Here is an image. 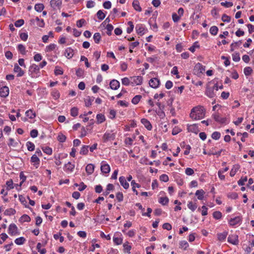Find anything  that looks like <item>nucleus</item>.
<instances>
[{
    "label": "nucleus",
    "instance_id": "obj_11",
    "mask_svg": "<svg viewBox=\"0 0 254 254\" xmlns=\"http://www.w3.org/2000/svg\"><path fill=\"white\" fill-rule=\"evenodd\" d=\"M150 87L153 88H157L160 84V80L157 78H152L149 82Z\"/></svg>",
    "mask_w": 254,
    "mask_h": 254
},
{
    "label": "nucleus",
    "instance_id": "obj_64",
    "mask_svg": "<svg viewBox=\"0 0 254 254\" xmlns=\"http://www.w3.org/2000/svg\"><path fill=\"white\" fill-rule=\"evenodd\" d=\"M185 173L188 176H191L194 174V171L190 168H187L186 169Z\"/></svg>",
    "mask_w": 254,
    "mask_h": 254
},
{
    "label": "nucleus",
    "instance_id": "obj_49",
    "mask_svg": "<svg viewBox=\"0 0 254 254\" xmlns=\"http://www.w3.org/2000/svg\"><path fill=\"white\" fill-rule=\"evenodd\" d=\"M232 59L234 62H238L240 60V54L238 53H234L232 54Z\"/></svg>",
    "mask_w": 254,
    "mask_h": 254
},
{
    "label": "nucleus",
    "instance_id": "obj_46",
    "mask_svg": "<svg viewBox=\"0 0 254 254\" xmlns=\"http://www.w3.org/2000/svg\"><path fill=\"white\" fill-rule=\"evenodd\" d=\"M96 118L97 122L99 124L103 123L105 120V116L102 114H98Z\"/></svg>",
    "mask_w": 254,
    "mask_h": 254
},
{
    "label": "nucleus",
    "instance_id": "obj_48",
    "mask_svg": "<svg viewBox=\"0 0 254 254\" xmlns=\"http://www.w3.org/2000/svg\"><path fill=\"white\" fill-rule=\"evenodd\" d=\"M97 16L100 20H103L105 17V14L102 10H99L97 13Z\"/></svg>",
    "mask_w": 254,
    "mask_h": 254
},
{
    "label": "nucleus",
    "instance_id": "obj_42",
    "mask_svg": "<svg viewBox=\"0 0 254 254\" xmlns=\"http://www.w3.org/2000/svg\"><path fill=\"white\" fill-rule=\"evenodd\" d=\"M101 38V35L99 33H95L93 35V39L96 43H99Z\"/></svg>",
    "mask_w": 254,
    "mask_h": 254
},
{
    "label": "nucleus",
    "instance_id": "obj_62",
    "mask_svg": "<svg viewBox=\"0 0 254 254\" xmlns=\"http://www.w3.org/2000/svg\"><path fill=\"white\" fill-rule=\"evenodd\" d=\"M221 19L223 22H229L231 21V17L225 14L222 15Z\"/></svg>",
    "mask_w": 254,
    "mask_h": 254
},
{
    "label": "nucleus",
    "instance_id": "obj_63",
    "mask_svg": "<svg viewBox=\"0 0 254 254\" xmlns=\"http://www.w3.org/2000/svg\"><path fill=\"white\" fill-rule=\"evenodd\" d=\"M52 95L54 99H57L60 97V93L57 90H54L52 92Z\"/></svg>",
    "mask_w": 254,
    "mask_h": 254
},
{
    "label": "nucleus",
    "instance_id": "obj_40",
    "mask_svg": "<svg viewBox=\"0 0 254 254\" xmlns=\"http://www.w3.org/2000/svg\"><path fill=\"white\" fill-rule=\"evenodd\" d=\"M78 109L76 107H73L70 110V115L72 117H76L78 115Z\"/></svg>",
    "mask_w": 254,
    "mask_h": 254
},
{
    "label": "nucleus",
    "instance_id": "obj_50",
    "mask_svg": "<svg viewBox=\"0 0 254 254\" xmlns=\"http://www.w3.org/2000/svg\"><path fill=\"white\" fill-rule=\"evenodd\" d=\"M128 25L129 26L127 28V33H130L133 29L134 25L133 24V23L131 21L128 22Z\"/></svg>",
    "mask_w": 254,
    "mask_h": 254
},
{
    "label": "nucleus",
    "instance_id": "obj_21",
    "mask_svg": "<svg viewBox=\"0 0 254 254\" xmlns=\"http://www.w3.org/2000/svg\"><path fill=\"white\" fill-rule=\"evenodd\" d=\"M141 122L148 130L152 129V125L148 120L146 119H142Z\"/></svg>",
    "mask_w": 254,
    "mask_h": 254
},
{
    "label": "nucleus",
    "instance_id": "obj_14",
    "mask_svg": "<svg viewBox=\"0 0 254 254\" xmlns=\"http://www.w3.org/2000/svg\"><path fill=\"white\" fill-rule=\"evenodd\" d=\"M30 161L36 168L39 167L40 163L39 157H37L36 155H33L31 157Z\"/></svg>",
    "mask_w": 254,
    "mask_h": 254
},
{
    "label": "nucleus",
    "instance_id": "obj_34",
    "mask_svg": "<svg viewBox=\"0 0 254 254\" xmlns=\"http://www.w3.org/2000/svg\"><path fill=\"white\" fill-rule=\"evenodd\" d=\"M26 145L27 146V149L28 151H32L34 150L35 145L33 143H32L30 141H28V142H27Z\"/></svg>",
    "mask_w": 254,
    "mask_h": 254
},
{
    "label": "nucleus",
    "instance_id": "obj_28",
    "mask_svg": "<svg viewBox=\"0 0 254 254\" xmlns=\"http://www.w3.org/2000/svg\"><path fill=\"white\" fill-rule=\"evenodd\" d=\"M57 47V45L55 44H50L49 45L46 46L45 49V51L46 52H50L52 51H54L56 48Z\"/></svg>",
    "mask_w": 254,
    "mask_h": 254
},
{
    "label": "nucleus",
    "instance_id": "obj_56",
    "mask_svg": "<svg viewBox=\"0 0 254 254\" xmlns=\"http://www.w3.org/2000/svg\"><path fill=\"white\" fill-rule=\"evenodd\" d=\"M247 181V177H245L244 178L242 177L238 182V184L239 186H243L245 185V183Z\"/></svg>",
    "mask_w": 254,
    "mask_h": 254
},
{
    "label": "nucleus",
    "instance_id": "obj_47",
    "mask_svg": "<svg viewBox=\"0 0 254 254\" xmlns=\"http://www.w3.org/2000/svg\"><path fill=\"white\" fill-rule=\"evenodd\" d=\"M18 51L22 54L24 55L26 53L25 47L22 44H19L17 46Z\"/></svg>",
    "mask_w": 254,
    "mask_h": 254
},
{
    "label": "nucleus",
    "instance_id": "obj_54",
    "mask_svg": "<svg viewBox=\"0 0 254 254\" xmlns=\"http://www.w3.org/2000/svg\"><path fill=\"white\" fill-rule=\"evenodd\" d=\"M171 73L176 75V77L177 78H180V75H179L178 67L176 66H174L171 71Z\"/></svg>",
    "mask_w": 254,
    "mask_h": 254
},
{
    "label": "nucleus",
    "instance_id": "obj_1",
    "mask_svg": "<svg viewBox=\"0 0 254 254\" xmlns=\"http://www.w3.org/2000/svg\"><path fill=\"white\" fill-rule=\"evenodd\" d=\"M205 110L201 106L193 108L190 114V118L194 120H200L204 117Z\"/></svg>",
    "mask_w": 254,
    "mask_h": 254
},
{
    "label": "nucleus",
    "instance_id": "obj_57",
    "mask_svg": "<svg viewBox=\"0 0 254 254\" xmlns=\"http://www.w3.org/2000/svg\"><path fill=\"white\" fill-rule=\"evenodd\" d=\"M20 220L23 222H29L30 221V218L28 215L24 214L21 217Z\"/></svg>",
    "mask_w": 254,
    "mask_h": 254
},
{
    "label": "nucleus",
    "instance_id": "obj_5",
    "mask_svg": "<svg viewBox=\"0 0 254 254\" xmlns=\"http://www.w3.org/2000/svg\"><path fill=\"white\" fill-rule=\"evenodd\" d=\"M101 171L105 174H108L110 172V167L105 161L101 163Z\"/></svg>",
    "mask_w": 254,
    "mask_h": 254
},
{
    "label": "nucleus",
    "instance_id": "obj_2",
    "mask_svg": "<svg viewBox=\"0 0 254 254\" xmlns=\"http://www.w3.org/2000/svg\"><path fill=\"white\" fill-rule=\"evenodd\" d=\"M205 71V66L202 65L200 63H197L195 64L194 67V73L196 75L199 76Z\"/></svg>",
    "mask_w": 254,
    "mask_h": 254
},
{
    "label": "nucleus",
    "instance_id": "obj_26",
    "mask_svg": "<svg viewBox=\"0 0 254 254\" xmlns=\"http://www.w3.org/2000/svg\"><path fill=\"white\" fill-rule=\"evenodd\" d=\"M204 191L201 189L196 191L195 195L197 196L198 199L202 200L203 198Z\"/></svg>",
    "mask_w": 254,
    "mask_h": 254
},
{
    "label": "nucleus",
    "instance_id": "obj_59",
    "mask_svg": "<svg viewBox=\"0 0 254 254\" xmlns=\"http://www.w3.org/2000/svg\"><path fill=\"white\" fill-rule=\"evenodd\" d=\"M213 216L216 219H220L222 217V214L219 211H215L213 213Z\"/></svg>",
    "mask_w": 254,
    "mask_h": 254
},
{
    "label": "nucleus",
    "instance_id": "obj_60",
    "mask_svg": "<svg viewBox=\"0 0 254 254\" xmlns=\"http://www.w3.org/2000/svg\"><path fill=\"white\" fill-rule=\"evenodd\" d=\"M199 45L198 44V43L197 42H195L193 46H192L191 47H190V48H189V50L190 51H191V52L193 53L194 51H195V50L196 48H199Z\"/></svg>",
    "mask_w": 254,
    "mask_h": 254
},
{
    "label": "nucleus",
    "instance_id": "obj_27",
    "mask_svg": "<svg viewBox=\"0 0 254 254\" xmlns=\"http://www.w3.org/2000/svg\"><path fill=\"white\" fill-rule=\"evenodd\" d=\"M132 6L134 8V9L138 11H141V8L139 5V3L138 0H134L132 2Z\"/></svg>",
    "mask_w": 254,
    "mask_h": 254
},
{
    "label": "nucleus",
    "instance_id": "obj_12",
    "mask_svg": "<svg viewBox=\"0 0 254 254\" xmlns=\"http://www.w3.org/2000/svg\"><path fill=\"white\" fill-rule=\"evenodd\" d=\"M75 166L73 164H72L71 162H68L67 163L65 164L64 167V170L65 172L67 173H71L73 172Z\"/></svg>",
    "mask_w": 254,
    "mask_h": 254
},
{
    "label": "nucleus",
    "instance_id": "obj_58",
    "mask_svg": "<svg viewBox=\"0 0 254 254\" xmlns=\"http://www.w3.org/2000/svg\"><path fill=\"white\" fill-rule=\"evenodd\" d=\"M113 26L112 25L108 24L106 26V29L107 30V34L108 35H111L112 33V31L113 30Z\"/></svg>",
    "mask_w": 254,
    "mask_h": 254
},
{
    "label": "nucleus",
    "instance_id": "obj_9",
    "mask_svg": "<svg viewBox=\"0 0 254 254\" xmlns=\"http://www.w3.org/2000/svg\"><path fill=\"white\" fill-rule=\"evenodd\" d=\"M213 119L215 121L221 124H224L227 123V119L226 118H222L220 116L219 114L216 113L213 115Z\"/></svg>",
    "mask_w": 254,
    "mask_h": 254
},
{
    "label": "nucleus",
    "instance_id": "obj_19",
    "mask_svg": "<svg viewBox=\"0 0 254 254\" xmlns=\"http://www.w3.org/2000/svg\"><path fill=\"white\" fill-rule=\"evenodd\" d=\"M25 115L28 119L33 120L36 116L35 112L32 109H29L25 112Z\"/></svg>",
    "mask_w": 254,
    "mask_h": 254
},
{
    "label": "nucleus",
    "instance_id": "obj_39",
    "mask_svg": "<svg viewBox=\"0 0 254 254\" xmlns=\"http://www.w3.org/2000/svg\"><path fill=\"white\" fill-rule=\"evenodd\" d=\"M141 98V95H136L132 98V99L131 100V102L132 104L136 105L139 102Z\"/></svg>",
    "mask_w": 254,
    "mask_h": 254
},
{
    "label": "nucleus",
    "instance_id": "obj_8",
    "mask_svg": "<svg viewBox=\"0 0 254 254\" xmlns=\"http://www.w3.org/2000/svg\"><path fill=\"white\" fill-rule=\"evenodd\" d=\"M18 233V228L14 224H11L8 227V234L14 236Z\"/></svg>",
    "mask_w": 254,
    "mask_h": 254
},
{
    "label": "nucleus",
    "instance_id": "obj_41",
    "mask_svg": "<svg viewBox=\"0 0 254 254\" xmlns=\"http://www.w3.org/2000/svg\"><path fill=\"white\" fill-rule=\"evenodd\" d=\"M37 21V25L40 27H44L45 26V22L43 19H40L39 17H37L35 18Z\"/></svg>",
    "mask_w": 254,
    "mask_h": 254
},
{
    "label": "nucleus",
    "instance_id": "obj_6",
    "mask_svg": "<svg viewBox=\"0 0 254 254\" xmlns=\"http://www.w3.org/2000/svg\"><path fill=\"white\" fill-rule=\"evenodd\" d=\"M242 222V218L240 216H236L234 218H231L228 223L230 226H234L237 224H240Z\"/></svg>",
    "mask_w": 254,
    "mask_h": 254
},
{
    "label": "nucleus",
    "instance_id": "obj_53",
    "mask_svg": "<svg viewBox=\"0 0 254 254\" xmlns=\"http://www.w3.org/2000/svg\"><path fill=\"white\" fill-rule=\"evenodd\" d=\"M42 150L47 154L51 155L52 154V149L49 147H43Z\"/></svg>",
    "mask_w": 254,
    "mask_h": 254
},
{
    "label": "nucleus",
    "instance_id": "obj_36",
    "mask_svg": "<svg viewBox=\"0 0 254 254\" xmlns=\"http://www.w3.org/2000/svg\"><path fill=\"white\" fill-rule=\"evenodd\" d=\"M88 145H83L80 151V153L82 155H86L88 152Z\"/></svg>",
    "mask_w": 254,
    "mask_h": 254
},
{
    "label": "nucleus",
    "instance_id": "obj_33",
    "mask_svg": "<svg viewBox=\"0 0 254 254\" xmlns=\"http://www.w3.org/2000/svg\"><path fill=\"white\" fill-rule=\"evenodd\" d=\"M26 240L23 237H19L18 238H17L15 240V243L18 245H22L24 243V242H25Z\"/></svg>",
    "mask_w": 254,
    "mask_h": 254
},
{
    "label": "nucleus",
    "instance_id": "obj_43",
    "mask_svg": "<svg viewBox=\"0 0 254 254\" xmlns=\"http://www.w3.org/2000/svg\"><path fill=\"white\" fill-rule=\"evenodd\" d=\"M218 28L215 26H213L210 27L209 31L210 33L213 35H216L217 34Z\"/></svg>",
    "mask_w": 254,
    "mask_h": 254
},
{
    "label": "nucleus",
    "instance_id": "obj_15",
    "mask_svg": "<svg viewBox=\"0 0 254 254\" xmlns=\"http://www.w3.org/2000/svg\"><path fill=\"white\" fill-rule=\"evenodd\" d=\"M13 71L14 72L17 73V77H21L24 74V71L17 64L14 65Z\"/></svg>",
    "mask_w": 254,
    "mask_h": 254
},
{
    "label": "nucleus",
    "instance_id": "obj_17",
    "mask_svg": "<svg viewBox=\"0 0 254 254\" xmlns=\"http://www.w3.org/2000/svg\"><path fill=\"white\" fill-rule=\"evenodd\" d=\"M9 94V88L7 86H3L0 89V96L6 97Z\"/></svg>",
    "mask_w": 254,
    "mask_h": 254
},
{
    "label": "nucleus",
    "instance_id": "obj_16",
    "mask_svg": "<svg viewBox=\"0 0 254 254\" xmlns=\"http://www.w3.org/2000/svg\"><path fill=\"white\" fill-rule=\"evenodd\" d=\"M40 70V67L38 65L32 64L29 67V72L31 74H37Z\"/></svg>",
    "mask_w": 254,
    "mask_h": 254
},
{
    "label": "nucleus",
    "instance_id": "obj_61",
    "mask_svg": "<svg viewBox=\"0 0 254 254\" xmlns=\"http://www.w3.org/2000/svg\"><path fill=\"white\" fill-rule=\"evenodd\" d=\"M66 136L62 133H60L58 136V140L61 142H64L65 141Z\"/></svg>",
    "mask_w": 254,
    "mask_h": 254
},
{
    "label": "nucleus",
    "instance_id": "obj_55",
    "mask_svg": "<svg viewBox=\"0 0 254 254\" xmlns=\"http://www.w3.org/2000/svg\"><path fill=\"white\" fill-rule=\"evenodd\" d=\"M7 189L10 190L13 188V184L12 180H8L6 183Z\"/></svg>",
    "mask_w": 254,
    "mask_h": 254
},
{
    "label": "nucleus",
    "instance_id": "obj_3",
    "mask_svg": "<svg viewBox=\"0 0 254 254\" xmlns=\"http://www.w3.org/2000/svg\"><path fill=\"white\" fill-rule=\"evenodd\" d=\"M115 134L112 131H106L103 136V140L104 142H106L109 140H113L115 138Z\"/></svg>",
    "mask_w": 254,
    "mask_h": 254
},
{
    "label": "nucleus",
    "instance_id": "obj_29",
    "mask_svg": "<svg viewBox=\"0 0 254 254\" xmlns=\"http://www.w3.org/2000/svg\"><path fill=\"white\" fill-rule=\"evenodd\" d=\"M94 98L93 97H90L88 96L85 99V105L86 107H89L91 105L92 102L93 101Z\"/></svg>",
    "mask_w": 254,
    "mask_h": 254
},
{
    "label": "nucleus",
    "instance_id": "obj_31",
    "mask_svg": "<svg viewBox=\"0 0 254 254\" xmlns=\"http://www.w3.org/2000/svg\"><path fill=\"white\" fill-rule=\"evenodd\" d=\"M123 247L124 252L130 254V251L131 249V247L128 245V243L127 242L124 244Z\"/></svg>",
    "mask_w": 254,
    "mask_h": 254
},
{
    "label": "nucleus",
    "instance_id": "obj_23",
    "mask_svg": "<svg viewBox=\"0 0 254 254\" xmlns=\"http://www.w3.org/2000/svg\"><path fill=\"white\" fill-rule=\"evenodd\" d=\"M135 29L136 32L140 35H143L144 33V26L142 24H139L136 25L135 26Z\"/></svg>",
    "mask_w": 254,
    "mask_h": 254
},
{
    "label": "nucleus",
    "instance_id": "obj_51",
    "mask_svg": "<svg viewBox=\"0 0 254 254\" xmlns=\"http://www.w3.org/2000/svg\"><path fill=\"white\" fill-rule=\"evenodd\" d=\"M252 69L251 67H246L244 69V72L246 76L250 75L252 72Z\"/></svg>",
    "mask_w": 254,
    "mask_h": 254
},
{
    "label": "nucleus",
    "instance_id": "obj_13",
    "mask_svg": "<svg viewBox=\"0 0 254 254\" xmlns=\"http://www.w3.org/2000/svg\"><path fill=\"white\" fill-rule=\"evenodd\" d=\"M64 55L67 59H71L74 55V50L70 47L67 48L64 50Z\"/></svg>",
    "mask_w": 254,
    "mask_h": 254
},
{
    "label": "nucleus",
    "instance_id": "obj_22",
    "mask_svg": "<svg viewBox=\"0 0 254 254\" xmlns=\"http://www.w3.org/2000/svg\"><path fill=\"white\" fill-rule=\"evenodd\" d=\"M119 181L124 189H127L129 187V184L127 182L125 177L122 176L119 178Z\"/></svg>",
    "mask_w": 254,
    "mask_h": 254
},
{
    "label": "nucleus",
    "instance_id": "obj_37",
    "mask_svg": "<svg viewBox=\"0 0 254 254\" xmlns=\"http://www.w3.org/2000/svg\"><path fill=\"white\" fill-rule=\"evenodd\" d=\"M135 138V135L133 134L132 137H127L125 139V143L127 144L131 145L132 144L133 141Z\"/></svg>",
    "mask_w": 254,
    "mask_h": 254
},
{
    "label": "nucleus",
    "instance_id": "obj_44",
    "mask_svg": "<svg viewBox=\"0 0 254 254\" xmlns=\"http://www.w3.org/2000/svg\"><path fill=\"white\" fill-rule=\"evenodd\" d=\"M189 247V244L186 241H182L180 242V248L186 250Z\"/></svg>",
    "mask_w": 254,
    "mask_h": 254
},
{
    "label": "nucleus",
    "instance_id": "obj_7",
    "mask_svg": "<svg viewBox=\"0 0 254 254\" xmlns=\"http://www.w3.org/2000/svg\"><path fill=\"white\" fill-rule=\"evenodd\" d=\"M51 6L54 9H60L62 4V0H51L50 2Z\"/></svg>",
    "mask_w": 254,
    "mask_h": 254
},
{
    "label": "nucleus",
    "instance_id": "obj_4",
    "mask_svg": "<svg viewBox=\"0 0 254 254\" xmlns=\"http://www.w3.org/2000/svg\"><path fill=\"white\" fill-rule=\"evenodd\" d=\"M228 242L234 245H238V236L236 234L230 235L228 238Z\"/></svg>",
    "mask_w": 254,
    "mask_h": 254
},
{
    "label": "nucleus",
    "instance_id": "obj_20",
    "mask_svg": "<svg viewBox=\"0 0 254 254\" xmlns=\"http://www.w3.org/2000/svg\"><path fill=\"white\" fill-rule=\"evenodd\" d=\"M131 80V83L133 84L140 85L142 82V77L140 76L133 77Z\"/></svg>",
    "mask_w": 254,
    "mask_h": 254
},
{
    "label": "nucleus",
    "instance_id": "obj_35",
    "mask_svg": "<svg viewBox=\"0 0 254 254\" xmlns=\"http://www.w3.org/2000/svg\"><path fill=\"white\" fill-rule=\"evenodd\" d=\"M159 202L162 205H166L169 202V199L167 197H161L159 199Z\"/></svg>",
    "mask_w": 254,
    "mask_h": 254
},
{
    "label": "nucleus",
    "instance_id": "obj_52",
    "mask_svg": "<svg viewBox=\"0 0 254 254\" xmlns=\"http://www.w3.org/2000/svg\"><path fill=\"white\" fill-rule=\"evenodd\" d=\"M221 134L218 131H214L212 133L211 137L213 139L218 140L220 137Z\"/></svg>",
    "mask_w": 254,
    "mask_h": 254
},
{
    "label": "nucleus",
    "instance_id": "obj_10",
    "mask_svg": "<svg viewBox=\"0 0 254 254\" xmlns=\"http://www.w3.org/2000/svg\"><path fill=\"white\" fill-rule=\"evenodd\" d=\"M187 129L189 132L195 134H197L199 131L198 126L196 124L188 125Z\"/></svg>",
    "mask_w": 254,
    "mask_h": 254
},
{
    "label": "nucleus",
    "instance_id": "obj_24",
    "mask_svg": "<svg viewBox=\"0 0 254 254\" xmlns=\"http://www.w3.org/2000/svg\"><path fill=\"white\" fill-rule=\"evenodd\" d=\"M95 166L92 164H88L85 168L86 172L88 175L92 174L94 171Z\"/></svg>",
    "mask_w": 254,
    "mask_h": 254
},
{
    "label": "nucleus",
    "instance_id": "obj_30",
    "mask_svg": "<svg viewBox=\"0 0 254 254\" xmlns=\"http://www.w3.org/2000/svg\"><path fill=\"white\" fill-rule=\"evenodd\" d=\"M241 41H239L238 42L232 43L230 46L231 51H233L235 48H236L238 47H239L241 45Z\"/></svg>",
    "mask_w": 254,
    "mask_h": 254
},
{
    "label": "nucleus",
    "instance_id": "obj_45",
    "mask_svg": "<svg viewBox=\"0 0 254 254\" xmlns=\"http://www.w3.org/2000/svg\"><path fill=\"white\" fill-rule=\"evenodd\" d=\"M42 248V244L40 243H38L37 245V249L38 250V252L41 254H45L46 252V251L45 249H41Z\"/></svg>",
    "mask_w": 254,
    "mask_h": 254
},
{
    "label": "nucleus",
    "instance_id": "obj_25",
    "mask_svg": "<svg viewBox=\"0 0 254 254\" xmlns=\"http://www.w3.org/2000/svg\"><path fill=\"white\" fill-rule=\"evenodd\" d=\"M227 235V231H224L222 233H218L217 234L218 240L220 241H223L226 239Z\"/></svg>",
    "mask_w": 254,
    "mask_h": 254
},
{
    "label": "nucleus",
    "instance_id": "obj_32",
    "mask_svg": "<svg viewBox=\"0 0 254 254\" xmlns=\"http://www.w3.org/2000/svg\"><path fill=\"white\" fill-rule=\"evenodd\" d=\"M34 8L38 12H41L44 8V5L42 3H37L35 5Z\"/></svg>",
    "mask_w": 254,
    "mask_h": 254
},
{
    "label": "nucleus",
    "instance_id": "obj_18",
    "mask_svg": "<svg viewBox=\"0 0 254 254\" xmlns=\"http://www.w3.org/2000/svg\"><path fill=\"white\" fill-rule=\"evenodd\" d=\"M120 82L116 79H113L110 83V87L113 90L118 89L120 87Z\"/></svg>",
    "mask_w": 254,
    "mask_h": 254
},
{
    "label": "nucleus",
    "instance_id": "obj_38",
    "mask_svg": "<svg viewBox=\"0 0 254 254\" xmlns=\"http://www.w3.org/2000/svg\"><path fill=\"white\" fill-rule=\"evenodd\" d=\"M188 207L191 211H194L197 208V205L195 203H193L192 201H190L188 204Z\"/></svg>",
    "mask_w": 254,
    "mask_h": 254
}]
</instances>
